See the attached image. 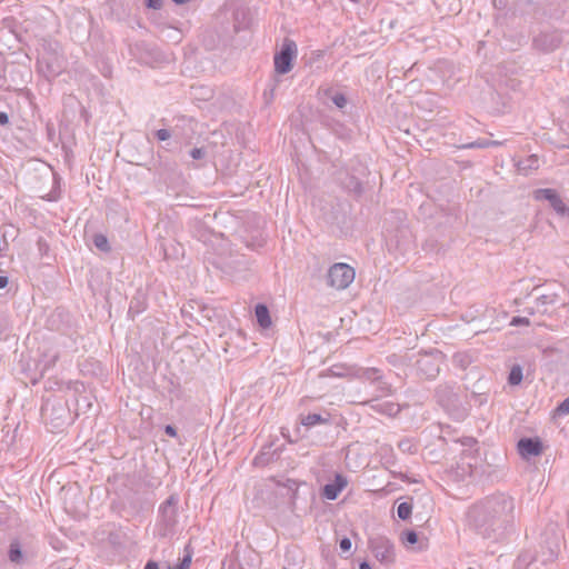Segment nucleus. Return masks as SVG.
I'll return each mask as SVG.
<instances>
[{"mask_svg":"<svg viewBox=\"0 0 569 569\" xmlns=\"http://www.w3.org/2000/svg\"><path fill=\"white\" fill-rule=\"evenodd\" d=\"M538 158L536 156H530L527 160H526V166H523L522 162L519 163V170L521 171H527L528 169H537L538 168Z\"/></svg>","mask_w":569,"mask_h":569,"instance_id":"nucleus-30","label":"nucleus"},{"mask_svg":"<svg viewBox=\"0 0 569 569\" xmlns=\"http://www.w3.org/2000/svg\"><path fill=\"white\" fill-rule=\"evenodd\" d=\"M163 0H146V6L149 9L159 10L162 8Z\"/></svg>","mask_w":569,"mask_h":569,"instance_id":"nucleus-38","label":"nucleus"},{"mask_svg":"<svg viewBox=\"0 0 569 569\" xmlns=\"http://www.w3.org/2000/svg\"><path fill=\"white\" fill-rule=\"evenodd\" d=\"M348 485L345 476L337 473L333 481L326 483L321 489V496L328 500H336Z\"/></svg>","mask_w":569,"mask_h":569,"instance_id":"nucleus-13","label":"nucleus"},{"mask_svg":"<svg viewBox=\"0 0 569 569\" xmlns=\"http://www.w3.org/2000/svg\"><path fill=\"white\" fill-rule=\"evenodd\" d=\"M189 154L192 159L200 160V159L204 158L206 150L203 148H193L190 150Z\"/></svg>","mask_w":569,"mask_h":569,"instance_id":"nucleus-35","label":"nucleus"},{"mask_svg":"<svg viewBox=\"0 0 569 569\" xmlns=\"http://www.w3.org/2000/svg\"><path fill=\"white\" fill-rule=\"evenodd\" d=\"M351 546H352L351 540L348 537H343L339 541V548H340L341 552H343V553L350 552Z\"/></svg>","mask_w":569,"mask_h":569,"instance_id":"nucleus-34","label":"nucleus"},{"mask_svg":"<svg viewBox=\"0 0 569 569\" xmlns=\"http://www.w3.org/2000/svg\"><path fill=\"white\" fill-rule=\"evenodd\" d=\"M154 137L159 141H167L171 138V132L168 129H159L154 131Z\"/></svg>","mask_w":569,"mask_h":569,"instance_id":"nucleus-33","label":"nucleus"},{"mask_svg":"<svg viewBox=\"0 0 569 569\" xmlns=\"http://www.w3.org/2000/svg\"><path fill=\"white\" fill-rule=\"evenodd\" d=\"M471 398L479 405V406H482L485 402H487V396L485 395H478V393H472L471 395Z\"/></svg>","mask_w":569,"mask_h":569,"instance_id":"nucleus-39","label":"nucleus"},{"mask_svg":"<svg viewBox=\"0 0 569 569\" xmlns=\"http://www.w3.org/2000/svg\"><path fill=\"white\" fill-rule=\"evenodd\" d=\"M401 540L407 546H412L418 541V535L415 530H406L401 533Z\"/></svg>","mask_w":569,"mask_h":569,"instance_id":"nucleus-26","label":"nucleus"},{"mask_svg":"<svg viewBox=\"0 0 569 569\" xmlns=\"http://www.w3.org/2000/svg\"><path fill=\"white\" fill-rule=\"evenodd\" d=\"M518 516L516 498L497 491L471 503L465 521L475 535L498 543L507 541L516 532Z\"/></svg>","mask_w":569,"mask_h":569,"instance_id":"nucleus-1","label":"nucleus"},{"mask_svg":"<svg viewBox=\"0 0 569 569\" xmlns=\"http://www.w3.org/2000/svg\"><path fill=\"white\" fill-rule=\"evenodd\" d=\"M363 405L369 406L375 412L388 417H396L401 410L398 403L390 400H380L379 398L367 400Z\"/></svg>","mask_w":569,"mask_h":569,"instance_id":"nucleus-12","label":"nucleus"},{"mask_svg":"<svg viewBox=\"0 0 569 569\" xmlns=\"http://www.w3.org/2000/svg\"><path fill=\"white\" fill-rule=\"evenodd\" d=\"M355 279V270L347 263H335L327 274V283L336 289H346Z\"/></svg>","mask_w":569,"mask_h":569,"instance_id":"nucleus-6","label":"nucleus"},{"mask_svg":"<svg viewBox=\"0 0 569 569\" xmlns=\"http://www.w3.org/2000/svg\"><path fill=\"white\" fill-rule=\"evenodd\" d=\"M371 550L377 560L382 563H390L395 560V547L386 538L379 537L371 540Z\"/></svg>","mask_w":569,"mask_h":569,"instance_id":"nucleus-9","label":"nucleus"},{"mask_svg":"<svg viewBox=\"0 0 569 569\" xmlns=\"http://www.w3.org/2000/svg\"><path fill=\"white\" fill-rule=\"evenodd\" d=\"M561 41V34L557 30L543 31L533 38L532 46L541 52H551L560 46Z\"/></svg>","mask_w":569,"mask_h":569,"instance_id":"nucleus-8","label":"nucleus"},{"mask_svg":"<svg viewBox=\"0 0 569 569\" xmlns=\"http://www.w3.org/2000/svg\"><path fill=\"white\" fill-rule=\"evenodd\" d=\"M436 398L439 405L456 420H463L469 415V408L461 402L452 385H439L436 388Z\"/></svg>","mask_w":569,"mask_h":569,"instance_id":"nucleus-3","label":"nucleus"},{"mask_svg":"<svg viewBox=\"0 0 569 569\" xmlns=\"http://www.w3.org/2000/svg\"><path fill=\"white\" fill-rule=\"evenodd\" d=\"M297 56V44L291 39H284L279 51L274 53V71L278 74H286L293 68V59Z\"/></svg>","mask_w":569,"mask_h":569,"instance_id":"nucleus-5","label":"nucleus"},{"mask_svg":"<svg viewBox=\"0 0 569 569\" xmlns=\"http://www.w3.org/2000/svg\"><path fill=\"white\" fill-rule=\"evenodd\" d=\"M301 423L308 428L315 427L317 425H330L331 415L329 412H326L325 415L308 413L306 416H301Z\"/></svg>","mask_w":569,"mask_h":569,"instance_id":"nucleus-15","label":"nucleus"},{"mask_svg":"<svg viewBox=\"0 0 569 569\" xmlns=\"http://www.w3.org/2000/svg\"><path fill=\"white\" fill-rule=\"evenodd\" d=\"M326 96L329 97L339 109H343L348 103V99L342 92H333L331 89H328L326 90Z\"/></svg>","mask_w":569,"mask_h":569,"instance_id":"nucleus-21","label":"nucleus"},{"mask_svg":"<svg viewBox=\"0 0 569 569\" xmlns=\"http://www.w3.org/2000/svg\"><path fill=\"white\" fill-rule=\"evenodd\" d=\"M522 378V367L520 365H513L508 375V383L510 386H518L521 383Z\"/></svg>","mask_w":569,"mask_h":569,"instance_id":"nucleus-20","label":"nucleus"},{"mask_svg":"<svg viewBox=\"0 0 569 569\" xmlns=\"http://www.w3.org/2000/svg\"><path fill=\"white\" fill-rule=\"evenodd\" d=\"M359 377L375 385L380 381L382 375L378 368H365L361 370Z\"/></svg>","mask_w":569,"mask_h":569,"instance_id":"nucleus-19","label":"nucleus"},{"mask_svg":"<svg viewBox=\"0 0 569 569\" xmlns=\"http://www.w3.org/2000/svg\"><path fill=\"white\" fill-rule=\"evenodd\" d=\"M54 184L59 186L60 179L54 176ZM48 201H57L60 198V187H54L43 197Z\"/></svg>","mask_w":569,"mask_h":569,"instance_id":"nucleus-28","label":"nucleus"},{"mask_svg":"<svg viewBox=\"0 0 569 569\" xmlns=\"http://www.w3.org/2000/svg\"><path fill=\"white\" fill-rule=\"evenodd\" d=\"M92 242L96 246V248L102 252H109L111 250L108 238L102 233L93 234Z\"/></svg>","mask_w":569,"mask_h":569,"instance_id":"nucleus-22","label":"nucleus"},{"mask_svg":"<svg viewBox=\"0 0 569 569\" xmlns=\"http://www.w3.org/2000/svg\"><path fill=\"white\" fill-rule=\"evenodd\" d=\"M342 183L349 192L356 196H360L363 192L362 182L355 176H348Z\"/></svg>","mask_w":569,"mask_h":569,"instance_id":"nucleus-18","label":"nucleus"},{"mask_svg":"<svg viewBox=\"0 0 569 569\" xmlns=\"http://www.w3.org/2000/svg\"><path fill=\"white\" fill-rule=\"evenodd\" d=\"M164 433L169 437H177V429L172 425H167L164 427Z\"/></svg>","mask_w":569,"mask_h":569,"instance_id":"nucleus-40","label":"nucleus"},{"mask_svg":"<svg viewBox=\"0 0 569 569\" xmlns=\"http://www.w3.org/2000/svg\"><path fill=\"white\" fill-rule=\"evenodd\" d=\"M460 148H462V149H478V139L476 141H472V142H469V143H465V144L460 146Z\"/></svg>","mask_w":569,"mask_h":569,"instance_id":"nucleus-43","label":"nucleus"},{"mask_svg":"<svg viewBox=\"0 0 569 569\" xmlns=\"http://www.w3.org/2000/svg\"><path fill=\"white\" fill-rule=\"evenodd\" d=\"M511 326H529L530 321L526 317H513L510 321Z\"/></svg>","mask_w":569,"mask_h":569,"instance_id":"nucleus-36","label":"nucleus"},{"mask_svg":"<svg viewBox=\"0 0 569 569\" xmlns=\"http://www.w3.org/2000/svg\"><path fill=\"white\" fill-rule=\"evenodd\" d=\"M496 146H500V142L489 139H478V149H486Z\"/></svg>","mask_w":569,"mask_h":569,"instance_id":"nucleus-32","label":"nucleus"},{"mask_svg":"<svg viewBox=\"0 0 569 569\" xmlns=\"http://www.w3.org/2000/svg\"><path fill=\"white\" fill-rule=\"evenodd\" d=\"M9 284V278L6 274H0V289H6Z\"/></svg>","mask_w":569,"mask_h":569,"instance_id":"nucleus-42","label":"nucleus"},{"mask_svg":"<svg viewBox=\"0 0 569 569\" xmlns=\"http://www.w3.org/2000/svg\"><path fill=\"white\" fill-rule=\"evenodd\" d=\"M558 296L555 292L543 293L536 298V309L540 313H546L548 307L555 305Z\"/></svg>","mask_w":569,"mask_h":569,"instance_id":"nucleus-17","label":"nucleus"},{"mask_svg":"<svg viewBox=\"0 0 569 569\" xmlns=\"http://www.w3.org/2000/svg\"><path fill=\"white\" fill-rule=\"evenodd\" d=\"M569 415V396L563 399L553 410V416L563 417Z\"/></svg>","mask_w":569,"mask_h":569,"instance_id":"nucleus-27","label":"nucleus"},{"mask_svg":"<svg viewBox=\"0 0 569 569\" xmlns=\"http://www.w3.org/2000/svg\"><path fill=\"white\" fill-rule=\"evenodd\" d=\"M269 462L268 453L261 452L259 456H257L253 460V463L256 466H263Z\"/></svg>","mask_w":569,"mask_h":569,"instance_id":"nucleus-37","label":"nucleus"},{"mask_svg":"<svg viewBox=\"0 0 569 569\" xmlns=\"http://www.w3.org/2000/svg\"><path fill=\"white\" fill-rule=\"evenodd\" d=\"M143 569H159V566H158V562L153 561V560H149Z\"/></svg>","mask_w":569,"mask_h":569,"instance_id":"nucleus-44","label":"nucleus"},{"mask_svg":"<svg viewBox=\"0 0 569 569\" xmlns=\"http://www.w3.org/2000/svg\"><path fill=\"white\" fill-rule=\"evenodd\" d=\"M179 498L177 495H170L159 507V513L166 527L171 528L177 522V506Z\"/></svg>","mask_w":569,"mask_h":569,"instance_id":"nucleus-11","label":"nucleus"},{"mask_svg":"<svg viewBox=\"0 0 569 569\" xmlns=\"http://www.w3.org/2000/svg\"><path fill=\"white\" fill-rule=\"evenodd\" d=\"M377 390L382 395V396H389L392 393V386L387 382L383 377L380 378V381H378L377 383Z\"/></svg>","mask_w":569,"mask_h":569,"instance_id":"nucleus-29","label":"nucleus"},{"mask_svg":"<svg viewBox=\"0 0 569 569\" xmlns=\"http://www.w3.org/2000/svg\"><path fill=\"white\" fill-rule=\"evenodd\" d=\"M535 199L548 201L559 217L569 218V207L563 202L557 190L550 188L538 189L535 191Z\"/></svg>","mask_w":569,"mask_h":569,"instance_id":"nucleus-7","label":"nucleus"},{"mask_svg":"<svg viewBox=\"0 0 569 569\" xmlns=\"http://www.w3.org/2000/svg\"><path fill=\"white\" fill-rule=\"evenodd\" d=\"M517 449L522 458L529 459L541 455L543 443L538 437H523L518 441Z\"/></svg>","mask_w":569,"mask_h":569,"instance_id":"nucleus-10","label":"nucleus"},{"mask_svg":"<svg viewBox=\"0 0 569 569\" xmlns=\"http://www.w3.org/2000/svg\"><path fill=\"white\" fill-rule=\"evenodd\" d=\"M277 485L280 487H284L287 488L290 492H291V496H290V499L292 501H295L297 499V496H298V488H299V482L295 479H286L284 481H277Z\"/></svg>","mask_w":569,"mask_h":569,"instance_id":"nucleus-23","label":"nucleus"},{"mask_svg":"<svg viewBox=\"0 0 569 569\" xmlns=\"http://www.w3.org/2000/svg\"><path fill=\"white\" fill-rule=\"evenodd\" d=\"M58 358H59V356H58V355H53V356H52V362H51L52 367L56 365V362H57Z\"/></svg>","mask_w":569,"mask_h":569,"instance_id":"nucleus-47","label":"nucleus"},{"mask_svg":"<svg viewBox=\"0 0 569 569\" xmlns=\"http://www.w3.org/2000/svg\"><path fill=\"white\" fill-rule=\"evenodd\" d=\"M254 316L260 328L269 329L272 325L271 316L264 303H258L254 307Z\"/></svg>","mask_w":569,"mask_h":569,"instance_id":"nucleus-16","label":"nucleus"},{"mask_svg":"<svg viewBox=\"0 0 569 569\" xmlns=\"http://www.w3.org/2000/svg\"><path fill=\"white\" fill-rule=\"evenodd\" d=\"M38 70L46 78H54L63 70V56L58 42H48L42 46L37 61Z\"/></svg>","mask_w":569,"mask_h":569,"instance_id":"nucleus-2","label":"nucleus"},{"mask_svg":"<svg viewBox=\"0 0 569 569\" xmlns=\"http://www.w3.org/2000/svg\"><path fill=\"white\" fill-rule=\"evenodd\" d=\"M398 448L403 453H415L417 451L416 445L409 438L401 439L398 442Z\"/></svg>","mask_w":569,"mask_h":569,"instance_id":"nucleus-25","label":"nucleus"},{"mask_svg":"<svg viewBox=\"0 0 569 569\" xmlns=\"http://www.w3.org/2000/svg\"><path fill=\"white\" fill-rule=\"evenodd\" d=\"M359 569H371V566L368 561H361L359 563Z\"/></svg>","mask_w":569,"mask_h":569,"instance_id":"nucleus-45","label":"nucleus"},{"mask_svg":"<svg viewBox=\"0 0 569 569\" xmlns=\"http://www.w3.org/2000/svg\"><path fill=\"white\" fill-rule=\"evenodd\" d=\"M8 559L14 565H22L26 560V555L22 550V546L18 539H12L8 548Z\"/></svg>","mask_w":569,"mask_h":569,"instance_id":"nucleus-14","label":"nucleus"},{"mask_svg":"<svg viewBox=\"0 0 569 569\" xmlns=\"http://www.w3.org/2000/svg\"><path fill=\"white\" fill-rule=\"evenodd\" d=\"M189 0H172L173 3L178 4V6H182V4H186Z\"/></svg>","mask_w":569,"mask_h":569,"instance_id":"nucleus-46","label":"nucleus"},{"mask_svg":"<svg viewBox=\"0 0 569 569\" xmlns=\"http://www.w3.org/2000/svg\"><path fill=\"white\" fill-rule=\"evenodd\" d=\"M9 116L4 111H0V126H7L9 124Z\"/></svg>","mask_w":569,"mask_h":569,"instance_id":"nucleus-41","label":"nucleus"},{"mask_svg":"<svg viewBox=\"0 0 569 569\" xmlns=\"http://www.w3.org/2000/svg\"><path fill=\"white\" fill-rule=\"evenodd\" d=\"M412 513V505L410 502L403 501L398 505L397 515L401 520H408Z\"/></svg>","mask_w":569,"mask_h":569,"instance_id":"nucleus-24","label":"nucleus"},{"mask_svg":"<svg viewBox=\"0 0 569 569\" xmlns=\"http://www.w3.org/2000/svg\"><path fill=\"white\" fill-rule=\"evenodd\" d=\"M443 360L442 352H425L416 361L417 375L425 379H435L440 372V365Z\"/></svg>","mask_w":569,"mask_h":569,"instance_id":"nucleus-4","label":"nucleus"},{"mask_svg":"<svg viewBox=\"0 0 569 569\" xmlns=\"http://www.w3.org/2000/svg\"><path fill=\"white\" fill-rule=\"evenodd\" d=\"M191 552L187 551V553L183 556V558L180 560L178 565H176L173 568L169 567V569H189L191 563Z\"/></svg>","mask_w":569,"mask_h":569,"instance_id":"nucleus-31","label":"nucleus"}]
</instances>
